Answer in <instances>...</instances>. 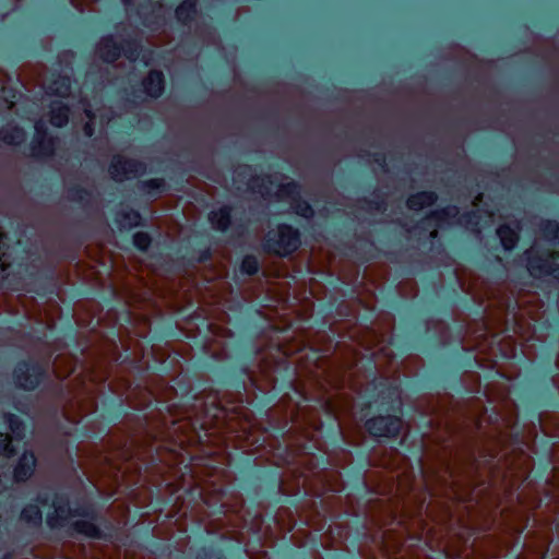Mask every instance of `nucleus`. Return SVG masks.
Listing matches in <instances>:
<instances>
[{
  "instance_id": "nucleus-3",
  "label": "nucleus",
  "mask_w": 559,
  "mask_h": 559,
  "mask_svg": "<svg viewBox=\"0 0 559 559\" xmlns=\"http://www.w3.org/2000/svg\"><path fill=\"white\" fill-rule=\"evenodd\" d=\"M142 51L141 40L138 36L118 37L108 35L100 38L96 46L97 56L111 68L116 75L107 83H115L119 79L132 81L134 63Z\"/></svg>"
},
{
  "instance_id": "nucleus-6",
  "label": "nucleus",
  "mask_w": 559,
  "mask_h": 559,
  "mask_svg": "<svg viewBox=\"0 0 559 559\" xmlns=\"http://www.w3.org/2000/svg\"><path fill=\"white\" fill-rule=\"evenodd\" d=\"M480 213L477 210L460 213L455 205L431 211L427 217L419 223V228L428 230L431 240L438 237L439 229L445 226H461L472 233H480Z\"/></svg>"
},
{
  "instance_id": "nucleus-26",
  "label": "nucleus",
  "mask_w": 559,
  "mask_h": 559,
  "mask_svg": "<svg viewBox=\"0 0 559 559\" xmlns=\"http://www.w3.org/2000/svg\"><path fill=\"white\" fill-rule=\"evenodd\" d=\"M274 195L277 200L286 201L292 204L300 197V186L295 181L281 183Z\"/></svg>"
},
{
  "instance_id": "nucleus-19",
  "label": "nucleus",
  "mask_w": 559,
  "mask_h": 559,
  "mask_svg": "<svg viewBox=\"0 0 559 559\" xmlns=\"http://www.w3.org/2000/svg\"><path fill=\"white\" fill-rule=\"evenodd\" d=\"M115 222L119 229H131L142 223L141 214L133 209H121L116 213Z\"/></svg>"
},
{
  "instance_id": "nucleus-33",
  "label": "nucleus",
  "mask_w": 559,
  "mask_h": 559,
  "mask_svg": "<svg viewBox=\"0 0 559 559\" xmlns=\"http://www.w3.org/2000/svg\"><path fill=\"white\" fill-rule=\"evenodd\" d=\"M82 107L86 118L88 119L83 127V131L86 136L91 138L95 132V114L93 112L90 103L85 99H82Z\"/></svg>"
},
{
  "instance_id": "nucleus-56",
  "label": "nucleus",
  "mask_w": 559,
  "mask_h": 559,
  "mask_svg": "<svg viewBox=\"0 0 559 559\" xmlns=\"http://www.w3.org/2000/svg\"><path fill=\"white\" fill-rule=\"evenodd\" d=\"M475 467L478 468V466L481 464V461L478 459L474 460Z\"/></svg>"
},
{
  "instance_id": "nucleus-16",
  "label": "nucleus",
  "mask_w": 559,
  "mask_h": 559,
  "mask_svg": "<svg viewBox=\"0 0 559 559\" xmlns=\"http://www.w3.org/2000/svg\"><path fill=\"white\" fill-rule=\"evenodd\" d=\"M36 466V457L33 452L25 451L19 459L13 469V479L24 483L33 475Z\"/></svg>"
},
{
  "instance_id": "nucleus-49",
  "label": "nucleus",
  "mask_w": 559,
  "mask_h": 559,
  "mask_svg": "<svg viewBox=\"0 0 559 559\" xmlns=\"http://www.w3.org/2000/svg\"><path fill=\"white\" fill-rule=\"evenodd\" d=\"M153 404V395L152 393H150V401L145 404H140V405H136L135 407L138 408H142V409H146L148 408L151 405Z\"/></svg>"
},
{
  "instance_id": "nucleus-59",
  "label": "nucleus",
  "mask_w": 559,
  "mask_h": 559,
  "mask_svg": "<svg viewBox=\"0 0 559 559\" xmlns=\"http://www.w3.org/2000/svg\"><path fill=\"white\" fill-rule=\"evenodd\" d=\"M556 365H557V367H558V369H559V357H558V358H557V360H556Z\"/></svg>"
},
{
  "instance_id": "nucleus-30",
  "label": "nucleus",
  "mask_w": 559,
  "mask_h": 559,
  "mask_svg": "<svg viewBox=\"0 0 559 559\" xmlns=\"http://www.w3.org/2000/svg\"><path fill=\"white\" fill-rule=\"evenodd\" d=\"M266 183H271L269 176L262 178L251 177L247 188L257 191L263 199H270L272 197V189L267 187Z\"/></svg>"
},
{
  "instance_id": "nucleus-5",
  "label": "nucleus",
  "mask_w": 559,
  "mask_h": 559,
  "mask_svg": "<svg viewBox=\"0 0 559 559\" xmlns=\"http://www.w3.org/2000/svg\"><path fill=\"white\" fill-rule=\"evenodd\" d=\"M518 423L516 412L503 415L497 406L491 408V413L485 407L473 409L466 417V428L471 432L484 438L495 439L502 444L508 435L513 433Z\"/></svg>"
},
{
  "instance_id": "nucleus-57",
  "label": "nucleus",
  "mask_w": 559,
  "mask_h": 559,
  "mask_svg": "<svg viewBox=\"0 0 559 559\" xmlns=\"http://www.w3.org/2000/svg\"><path fill=\"white\" fill-rule=\"evenodd\" d=\"M2 559H12V555L10 552H7L3 555Z\"/></svg>"
},
{
  "instance_id": "nucleus-8",
  "label": "nucleus",
  "mask_w": 559,
  "mask_h": 559,
  "mask_svg": "<svg viewBox=\"0 0 559 559\" xmlns=\"http://www.w3.org/2000/svg\"><path fill=\"white\" fill-rule=\"evenodd\" d=\"M526 267L534 277L552 276L559 280V253L540 252L535 246L524 252Z\"/></svg>"
},
{
  "instance_id": "nucleus-39",
  "label": "nucleus",
  "mask_w": 559,
  "mask_h": 559,
  "mask_svg": "<svg viewBox=\"0 0 559 559\" xmlns=\"http://www.w3.org/2000/svg\"><path fill=\"white\" fill-rule=\"evenodd\" d=\"M69 197L73 201L85 203L90 199V192L85 189L75 188L69 190Z\"/></svg>"
},
{
  "instance_id": "nucleus-2",
  "label": "nucleus",
  "mask_w": 559,
  "mask_h": 559,
  "mask_svg": "<svg viewBox=\"0 0 559 559\" xmlns=\"http://www.w3.org/2000/svg\"><path fill=\"white\" fill-rule=\"evenodd\" d=\"M487 299L488 305L484 309L485 317L477 323V329L473 330L469 326L466 331L474 344L471 348L463 345V348L479 353L489 350L493 354L497 346L503 357L511 358L515 356L516 346L513 341H509L508 348L504 349L501 347L502 341L510 338V331L522 338H526L522 331L523 322L526 317L531 321H536V314L528 309H522L523 301L500 292H491Z\"/></svg>"
},
{
  "instance_id": "nucleus-45",
  "label": "nucleus",
  "mask_w": 559,
  "mask_h": 559,
  "mask_svg": "<svg viewBox=\"0 0 559 559\" xmlns=\"http://www.w3.org/2000/svg\"><path fill=\"white\" fill-rule=\"evenodd\" d=\"M109 465L112 467V468H116L117 469V473L120 474V477L123 479L126 477V473H127V467L123 465V464H115V463H109Z\"/></svg>"
},
{
  "instance_id": "nucleus-9",
  "label": "nucleus",
  "mask_w": 559,
  "mask_h": 559,
  "mask_svg": "<svg viewBox=\"0 0 559 559\" xmlns=\"http://www.w3.org/2000/svg\"><path fill=\"white\" fill-rule=\"evenodd\" d=\"M51 354L43 362H19L13 370L16 386L32 391L36 389L47 377Z\"/></svg>"
},
{
  "instance_id": "nucleus-48",
  "label": "nucleus",
  "mask_w": 559,
  "mask_h": 559,
  "mask_svg": "<svg viewBox=\"0 0 559 559\" xmlns=\"http://www.w3.org/2000/svg\"><path fill=\"white\" fill-rule=\"evenodd\" d=\"M374 210L378 211V212H383L385 211V203L384 201H377L376 204H374Z\"/></svg>"
},
{
  "instance_id": "nucleus-47",
  "label": "nucleus",
  "mask_w": 559,
  "mask_h": 559,
  "mask_svg": "<svg viewBox=\"0 0 559 559\" xmlns=\"http://www.w3.org/2000/svg\"><path fill=\"white\" fill-rule=\"evenodd\" d=\"M70 3L79 11H83L84 10V3L83 1L81 0H69Z\"/></svg>"
},
{
  "instance_id": "nucleus-36",
  "label": "nucleus",
  "mask_w": 559,
  "mask_h": 559,
  "mask_svg": "<svg viewBox=\"0 0 559 559\" xmlns=\"http://www.w3.org/2000/svg\"><path fill=\"white\" fill-rule=\"evenodd\" d=\"M151 242L152 238L146 231H138L133 235V245L141 251H146Z\"/></svg>"
},
{
  "instance_id": "nucleus-17",
  "label": "nucleus",
  "mask_w": 559,
  "mask_h": 559,
  "mask_svg": "<svg viewBox=\"0 0 559 559\" xmlns=\"http://www.w3.org/2000/svg\"><path fill=\"white\" fill-rule=\"evenodd\" d=\"M142 86L147 96L152 98L159 97L165 88V76L163 72L158 70H151L143 79Z\"/></svg>"
},
{
  "instance_id": "nucleus-27",
  "label": "nucleus",
  "mask_w": 559,
  "mask_h": 559,
  "mask_svg": "<svg viewBox=\"0 0 559 559\" xmlns=\"http://www.w3.org/2000/svg\"><path fill=\"white\" fill-rule=\"evenodd\" d=\"M71 528L80 534L90 538H102V530L93 522L86 520H78L71 524Z\"/></svg>"
},
{
  "instance_id": "nucleus-13",
  "label": "nucleus",
  "mask_w": 559,
  "mask_h": 559,
  "mask_svg": "<svg viewBox=\"0 0 559 559\" xmlns=\"http://www.w3.org/2000/svg\"><path fill=\"white\" fill-rule=\"evenodd\" d=\"M402 427L403 420L399 416H377L366 421L368 432L377 438H396Z\"/></svg>"
},
{
  "instance_id": "nucleus-23",
  "label": "nucleus",
  "mask_w": 559,
  "mask_h": 559,
  "mask_svg": "<svg viewBox=\"0 0 559 559\" xmlns=\"http://www.w3.org/2000/svg\"><path fill=\"white\" fill-rule=\"evenodd\" d=\"M198 0H183L176 9L175 16L179 23L189 26L197 14Z\"/></svg>"
},
{
  "instance_id": "nucleus-25",
  "label": "nucleus",
  "mask_w": 559,
  "mask_h": 559,
  "mask_svg": "<svg viewBox=\"0 0 559 559\" xmlns=\"http://www.w3.org/2000/svg\"><path fill=\"white\" fill-rule=\"evenodd\" d=\"M69 107L61 100H55L50 105L49 121L52 126L61 128L69 121Z\"/></svg>"
},
{
  "instance_id": "nucleus-37",
  "label": "nucleus",
  "mask_w": 559,
  "mask_h": 559,
  "mask_svg": "<svg viewBox=\"0 0 559 559\" xmlns=\"http://www.w3.org/2000/svg\"><path fill=\"white\" fill-rule=\"evenodd\" d=\"M388 399L390 400V409L401 408V390L399 385H392L388 389Z\"/></svg>"
},
{
  "instance_id": "nucleus-58",
  "label": "nucleus",
  "mask_w": 559,
  "mask_h": 559,
  "mask_svg": "<svg viewBox=\"0 0 559 559\" xmlns=\"http://www.w3.org/2000/svg\"><path fill=\"white\" fill-rule=\"evenodd\" d=\"M233 538H235L236 540H241L242 537H238V536H233Z\"/></svg>"
},
{
  "instance_id": "nucleus-29",
  "label": "nucleus",
  "mask_w": 559,
  "mask_h": 559,
  "mask_svg": "<svg viewBox=\"0 0 559 559\" xmlns=\"http://www.w3.org/2000/svg\"><path fill=\"white\" fill-rule=\"evenodd\" d=\"M539 233L548 242L559 246V223L556 221L545 219L539 224Z\"/></svg>"
},
{
  "instance_id": "nucleus-60",
  "label": "nucleus",
  "mask_w": 559,
  "mask_h": 559,
  "mask_svg": "<svg viewBox=\"0 0 559 559\" xmlns=\"http://www.w3.org/2000/svg\"><path fill=\"white\" fill-rule=\"evenodd\" d=\"M21 0H15V7H17V3L20 2Z\"/></svg>"
},
{
  "instance_id": "nucleus-46",
  "label": "nucleus",
  "mask_w": 559,
  "mask_h": 559,
  "mask_svg": "<svg viewBox=\"0 0 559 559\" xmlns=\"http://www.w3.org/2000/svg\"><path fill=\"white\" fill-rule=\"evenodd\" d=\"M462 530L464 531V533H460V539L462 542V546H466L467 543H468V537H469V527L467 526H463Z\"/></svg>"
},
{
  "instance_id": "nucleus-51",
  "label": "nucleus",
  "mask_w": 559,
  "mask_h": 559,
  "mask_svg": "<svg viewBox=\"0 0 559 559\" xmlns=\"http://www.w3.org/2000/svg\"><path fill=\"white\" fill-rule=\"evenodd\" d=\"M72 53H61L59 57H58V60L60 63H62L63 61H67L69 58H72Z\"/></svg>"
},
{
  "instance_id": "nucleus-44",
  "label": "nucleus",
  "mask_w": 559,
  "mask_h": 559,
  "mask_svg": "<svg viewBox=\"0 0 559 559\" xmlns=\"http://www.w3.org/2000/svg\"><path fill=\"white\" fill-rule=\"evenodd\" d=\"M373 162L377 163L382 169H384L386 166L385 156L383 154L376 153L373 155Z\"/></svg>"
},
{
  "instance_id": "nucleus-20",
  "label": "nucleus",
  "mask_w": 559,
  "mask_h": 559,
  "mask_svg": "<svg viewBox=\"0 0 559 559\" xmlns=\"http://www.w3.org/2000/svg\"><path fill=\"white\" fill-rule=\"evenodd\" d=\"M438 200V195L433 191H421L408 197L406 206L412 211H419L427 206L433 205Z\"/></svg>"
},
{
  "instance_id": "nucleus-22",
  "label": "nucleus",
  "mask_w": 559,
  "mask_h": 559,
  "mask_svg": "<svg viewBox=\"0 0 559 559\" xmlns=\"http://www.w3.org/2000/svg\"><path fill=\"white\" fill-rule=\"evenodd\" d=\"M2 424L7 427V429L12 433V437L21 441L25 437V425L23 420L11 413H4L1 417Z\"/></svg>"
},
{
  "instance_id": "nucleus-24",
  "label": "nucleus",
  "mask_w": 559,
  "mask_h": 559,
  "mask_svg": "<svg viewBox=\"0 0 559 559\" xmlns=\"http://www.w3.org/2000/svg\"><path fill=\"white\" fill-rule=\"evenodd\" d=\"M520 227L512 228L508 224L500 225L497 228V236L506 250H512L519 241Z\"/></svg>"
},
{
  "instance_id": "nucleus-28",
  "label": "nucleus",
  "mask_w": 559,
  "mask_h": 559,
  "mask_svg": "<svg viewBox=\"0 0 559 559\" xmlns=\"http://www.w3.org/2000/svg\"><path fill=\"white\" fill-rule=\"evenodd\" d=\"M20 520L29 526L38 527L43 522V513L38 506L29 503L22 509Z\"/></svg>"
},
{
  "instance_id": "nucleus-15",
  "label": "nucleus",
  "mask_w": 559,
  "mask_h": 559,
  "mask_svg": "<svg viewBox=\"0 0 559 559\" xmlns=\"http://www.w3.org/2000/svg\"><path fill=\"white\" fill-rule=\"evenodd\" d=\"M73 69L67 66L63 73L58 74L47 86V93L62 98L69 97L72 91Z\"/></svg>"
},
{
  "instance_id": "nucleus-31",
  "label": "nucleus",
  "mask_w": 559,
  "mask_h": 559,
  "mask_svg": "<svg viewBox=\"0 0 559 559\" xmlns=\"http://www.w3.org/2000/svg\"><path fill=\"white\" fill-rule=\"evenodd\" d=\"M259 267L260 265L257 257L247 254L241 260L239 271L241 274L251 276L258 273Z\"/></svg>"
},
{
  "instance_id": "nucleus-7",
  "label": "nucleus",
  "mask_w": 559,
  "mask_h": 559,
  "mask_svg": "<svg viewBox=\"0 0 559 559\" xmlns=\"http://www.w3.org/2000/svg\"><path fill=\"white\" fill-rule=\"evenodd\" d=\"M301 245V236L297 228L288 224H280L276 230L270 231L263 242L267 253L288 257L296 252Z\"/></svg>"
},
{
  "instance_id": "nucleus-50",
  "label": "nucleus",
  "mask_w": 559,
  "mask_h": 559,
  "mask_svg": "<svg viewBox=\"0 0 559 559\" xmlns=\"http://www.w3.org/2000/svg\"><path fill=\"white\" fill-rule=\"evenodd\" d=\"M2 477H4L8 480L9 479L8 473L0 471V492L4 489Z\"/></svg>"
},
{
  "instance_id": "nucleus-41",
  "label": "nucleus",
  "mask_w": 559,
  "mask_h": 559,
  "mask_svg": "<svg viewBox=\"0 0 559 559\" xmlns=\"http://www.w3.org/2000/svg\"><path fill=\"white\" fill-rule=\"evenodd\" d=\"M357 356H358V353L355 350L354 354H353V361L346 364L347 370L349 372H352V373H355L356 370L359 369L358 365H359L360 361L358 360Z\"/></svg>"
},
{
  "instance_id": "nucleus-40",
  "label": "nucleus",
  "mask_w": 559,
  "mask_h": 559,
  "mask_svg": "<svg viewBox=\"0 0 559 559\" xmlns=\"http://www.w3.org/2000/svg\"><path fill=\"white\" fill-rule=\"evenodd\" d=\"M195 559H225L221 551H216L213 549L202 548L198 554Z\"/></svg>"
},
{
  "instance_id": "nucleus-43",
  "label": "nucleus",
  "mask_w": 559,
  "mask_h": 559,
  "mask_svg": "<svg viewBox=\"0 0 559 559\" xmlns=\"http://www.w3.org/2000/svg\"><path fill=\"white\" fill-rule=\"evenodd\" d=\"M51 370L58 379H64L68 376L59 370L57 358L52 362Z\"/></svg>"
},
{
  "instance_id": "nucleus-42",
  "label": "nucleus",
  "mask_w": 559,
  "mask_h": 559,
  "mask_svg": "<svg viewBox=\"0 0 559 559\" xmlns=\"http://www.w3.org/2000/svg\"><path fill=\"white\" fill-rule=\"evenodd\" d=\"M484 451H488V454H486L484 457V463L491 464L497 457L498 451L496 449H484Z\"/></svg>"
},
{
  "instance_id": "nucleus-10",
  "label": "nucleus",
  "mask_w": 559,
  "mask_h": 559,
  "mask_svg": "<svg viewBox=\"0 0 559 559\" xmlns=\"http://www.w3.org/2000/svg\"><path fill=\"white\" fill-rule=\"evenodd\" d=\"M128 13L135 8L136 15L142 24L157 29L165 21V8L162 0H121Z\"/></svg>"
},
{
  "instance_id": "nucleus-18",
  "label": "nucleus",
  "mask_w": 559,
  "mask_h": 559,
  "mask_svg": "<svg viewBox=\"0 0 559 559\" xmlns=\"http://www.w3.org/2000/svg\"><path fill=\"white\" fill-rule=\"evenodd\" d=\"M209 222L213 229L217 231H226L231 224V209L227 205L211 211Z\"/></svg>"
},
{
  "instance_id": "nucleus-55",
  "label": "nucleus",
  "mask_w": 559,
  "mask_h": 559,
  "mask_svg": "<svg viewBox=\"0 0 559 559\" xmlns=\"http://www.w3.org/2000/svg\"><path fill=\"white\" fill-rule=\"evenodd\" d=\"M210 255H211L210 251H209V250H206V251L204 252V254L202 255V260H203V259H209V258H210Z\"/></svg>"
},
{
  "instance_id": "nucleus-34",
  "label": "nucleus",
  "mask_w": 559,
  "mask_h": 559,
  "mask_svg": "<svg viewBox=\"0 0 559 559\" xmlns=\"http://www.w3.org/2000/svg\"><path fill=\"white\" fill-rule=\"evenodd\" d=\"M294 212L305 218H311L314 214L312 206L305 200H301L300 197L290 204Z\"/></svg>"
},
{
  "instance_id": "nucleus-54",
  "label": "nucleus",
  "mask_w": 559,
  "mask_h": 559,
  "mask_svg": "<svg viewBox=\"0 0 559 559\" xmlns=\"http://www.w3.org/2000/svg\"><path fill=\"white\" fill-rule=\"evenodd\" d=\"M143 61L145 64H148L150 62V57L146 53L143 55Z\"/></svg>"
},
{
  "instance_id": "nucleus-1",
  "label": "nucleus",
  "mask_w": 559,
  "mask_h": 559,
  "mask_svg": "<svg viewBox=\"0 0 559 559\" xmlns=\"http://www.w3.org/2000/svg\"><path fill=\"white\" fill-rule=\"evenodd\" d=\"M193 404L188 405L190 396H176L169 401L154 397L155 409L160 414L159 436L168 439L167 449L179 463L185 455H191V449L203 447L211 441L213 428L218 425L225 411L216 403V397L209 404L201 396H193Z\"/></svg>"
},
{
  "instance_id": "nucleus-38",
  "label": "nucleus",
  "mask_w": 559,
  "mask_h": 559,
  "mask_svg": "<svg viewBox=\"0 0 559 559\" xmlns=\"http://www.w3.org/2000/svg\"><path fill=\"white\" fill-rule=\"evenodd\" d=\"M164 185H165L164 179L154 178V179L141 181L139 186H140L141 190L150 193L153 190H156V191L160 190L164 187Z\"/></svg>"
},
{
  "instance_id": "nucleus-32",
  "label": "nucleus",
  "mask_w": 559,
  "mask_h": 559,
  "mask_svg": "<svg viewBox=\"0 0 559 559\" xmlns=\"http://www.w3.org/2000/svg\"><path fill=\"white\" fill-rule=\"evenodd\" d=\"M16 453V449L12 444L11 436L5 432H0V457L10 459L14 456Z\"/></svg>"
},
{
  "instance_id": "nucleus-14",
  "label": "nucleus",
  "mask_w": 559,
  "mask_h": 559,
  "mask_svg": "<svg viewBox=\"0 0 559 559\" xmlns=\"http://www.w3.org/2000/svg\"><path fill=\"white\" fill-rule=\"evenodd\" d=\"M35 135L31 142V154L35 158L50 157L55 153V141L47 133V128L41 120L35 122Z\"/></svg>"
},
{
  "instance_id": "nucleus-35",
  "label": "nucleus",
  "mask_w": 559,
  "mask_h": 559,
  "mask_svg": "<svg viewBox=\"0 0 559 559\" xmlns=\"http://www.w3.org/2000/svg\"><path fill=\"white\" fill-rule=\"evenodd\" d=\"M367 352L369 355L368 364L373 365L376 369L379 367L381 354L389 357L390 359L393 358L391 349L386 346L381 347L379 350H376L373 348H367Z\"/></svg>"
},
{
  "instance_id": "nucleus-4",
  "label": "nucleus",
  "mask_w": 559,
  "mask_h": 559,
  "mask_svg": "<svg viewBox=\"0 0 559 559\" xmlns=\"http://www.w3.org/2000/svg\"><path fill=\"white\" fill-rule=\"evenodd\" d=\"M212 473L209 479H200L194 471H191L192 477L195 478V490L202 503L209 509V515L223 516L224 520L230 521L235 515L242 520L241 511L243 501L240 497L235 499V503L230 504L226 497L225 471L211 467Z\"/></svg>"
},
{
  "instance_id": "nucleus-53",
  "label": "nucleus",
  "mask_w": 559,
  "mask_h": 559,
  "mask_svg": "<svg viewBox=\"0 0 559 559\" xmlns=\"http://www.w3.org/2000/svg\"><path fill=\"white\" fill-rule=\"evenodd\" d=\"M251 169L249 167L239 168L236 170V175L239 176L242 171H250Z\"/></svg>"
},
{
  "instance_id": "nucleus-12",
  "label": "nucleus",
  "mask_w": 559,
  "mask_h": 559,
  "mask_svg": "<svg viewBox=\"0 0 559 559\" xmlns=\"http://www.w3.org/2000/svg\"><path fill=\"white\" fill-rule=\"evenodd\" d=\"M108 171L115 181L122 182L144 175L146 165L133 158L116 155L111 159Z\"/></svg>"
},
{
  "instance_id": "nucleus-21",
  "label": "nucleus",
  "mask_w": 559,
  "mask_h": 559,
  "mask_svg": "<svg viewBox=\"0 0 559 559\" xmlns=\"http://www.w3.org/2000/svg\"><path fill=\"white\" fill-rule=\"evenodd\" d=\"M25 138V131L21 127L7 124L0 129V141L7 145H20Z\"/></svg>"
},
{
  "instance_id": "nucleus-11",
  "label": "nucleus",
  "mask_w": 559,
  "mask_h": 559,
  "mask_svg": "<svg viewBox=\"0 0 559 559\" xmlns=\"http://www.w3.org/2000/svg\"><path fill=\"white\" fill-rule=\"evenodd\" d=\"M52 508L53 512L49 513L46 519L50 528L63 527L70 518L90 515L86 509L71 508L69 499L64 496L57 495L53 498Z\"/></svg>"
},
{
  "instance_id": "nucleus-52",
  "label": "nucleus",
  "mask_w": 559,
  "mask_h": 559,
  "mask_svg": "<svg viewBox=\"0 0 559 559\" xmlns=\"http://www.w3.org/2000/svg\"><path fill=\"white\" fill-rule=\"evenodd\" d=\"M36 500L41 504V506H46L47 502H48V499L46 497H44L43 495H38Z\"/></svg>"
}]
</instances>
